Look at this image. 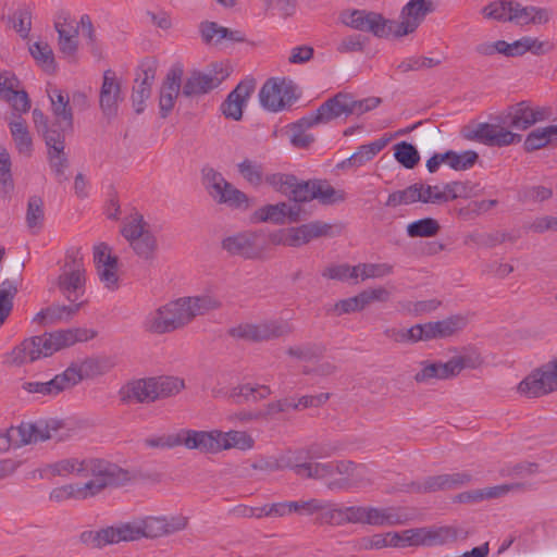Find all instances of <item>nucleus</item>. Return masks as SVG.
<instances>
[{"mask_svg": "<svg viewBox=\"0 0 557 557\" xmlns=\"http://www.w3.org/2000/svg\"><path fill=\"white\" fill-rule=\"evenodd\" d=\"M272 468L289 469L301 479L323 480L339 474L344 478L326 483L330 491H348L355 487L370 485L372 482L366 476L367 468L351 460L341 459L326 462L309 460L308 450L305 447L287 450L278 456V463Z\"/></svg>", "mask_w": 557, "mask_h": 557, "instance_id": "obj_1", "label": "nucleus"}, {"mask_svg": "<svg viewBox=\"0 0 557 557\" xmlns=\"http://www.w3.org/2000/svg\"><path fill=\"white\" fill-rule=\"evenodd\" d=\"M97 333L87 329L60 330L52 333H45L23 341L10 354L7 355L5 363L10 366H22L33 362L41 357H49L55 351L72 346L78 342H87L96 337Z\"/></svg>", "mask_w": 557, "mask_h": 557, "instance_id": "obj_2", "label": "nucleus"}, {"mask_svg": "<svg viewBox=\"0 0 557 557\" xmlns=\"http://www.w3.org/2000/svg\"><path fill=\"white\" fill-rule=\"evenodd\" d=\"M184 387V381L174 376L137 379L126 383L119 396L124 404H149L174 396Z\"/></svg>", "mask_w": 557, "mask_h": 557, "instance_id": "obj_3", "label": "nucleus"}, {"mask_svg": "<svg viewBox=\"0 0 557 557\" xmlns=\"http://www.w3.org/2000/svg\"><path fill=\"white\" fill-rule=\"evenodd\" d=\"M63 429V422L57 419H40L34 423L23 422L18 426H11L5 432L0 433V451L47 440L61 441Z\"/></svg>", "mask_w": 557, "mask_h": 557, "instance_id": "obj_4", "label": "nucleus"}, {"mask_svg": "<svg viewBox=\"0 0 557 557\" xmlns=\"http://www.w3.org/2000/svg\"><path fill=\"white\" fill-rule=\"evenodd\" d=\"M83 478H90L83 484L87 498L100 494L108 487H117L129 481L128 471L100 458H85Z\"/></svg>", "mask_w": 557, "mask_h": 557, "instance_id": "obj_5", "label": "nucleus"}, {"mask_svg": "<svg viewBox=\"0 0 557 557\" xmlns=\"http://www.w3.org/2000/svg\"><path fill=\"white\" fill-rule=\"evenodd\" d=\"M61 273L55 281L59 292L71 302L85 294L86 269L81 248L71 247L66 250Z\"/></svg>", "mask_w": 557, "mask_h": 557, "instance_id": "obj_6", "label": "nucleus"}, {"mask_svg": "<svg viewBox=\"0 0 557 557\" xmlns=\"http://www.w3.org/2000/svg\"><path fill=\"white\" fill-rule=\"evenodd\" d=\"M121 233L139 258L146 261L154 259L158 242L140 213L135 212L125 218Z\"/></svg>", "mask_w": 557, "mask_h": 557, "instance_id": "obj_7", "label": "nucleus"}, {"mask_svg": "<svg viewBox=\"0 0 557 557\" xmlns=\"http://www.w3.org/2000/svg\"><path fill=\"white\" fill-rule=\"evenodd\" d=\"M189 323V314L182 298H178L150 312L144 321V329L151 334L161 335L182 329Z\"/></svg>", "mask_w": 557, "mask_h": 557, "instance_id": "obj_8", "label": "nucleus"}, {"mask_svg": "<svg viewBox=\"0 0 557 557\" xmlns=\"http://www.w3.org/2000/svg\"><path fill=\"white\" fill-rule=\"evenodd\" d=\"M202 175L203 185L215 202L226 205L234 209L246 210L250 207L248 196L227 182L222 173L212 168H205Z\"/></svg>", "mask_w": 557, "mask_h": 557, "instance_id": "obj_9", "label": "nucleus"}, {"mask_svg": "<svg viewBox=\"0 0 557 557\" xmlns=\"http://www.w3.org/2000/svg\"><path fill=\"white\" fill-rule=\"evenodd\" d=\"M294 326L286 320H264L258 323H242L230 329L233 338L250 342H268L290 335Z\"/></svg>", "mask_w": 557, "mask_h": 557, "instance_id": "obj_10", "label": "nucleus"}, {"mask_svg": "<svg viewBox=\"0 0 557 557\" xmlns=\"http://www.w3.org/2000/svg\"><path fill=\"white\" fill-rule=\"evenodd\" d=\"M296 87L292 81L271 77L259 91L262 108L270 112H280L290 107L296 100Z\"/></svg>", "mask_w": 557, "mask_h": 557, "instance_id": "obj_11", "label": "nucleus"}, {"mask_svg": "<svg viewBox=\"0 0 557 557\" xmlns=\"http://www.w3.org/2000/svg\"><path fill=\"white\" fill-rule=\"evenodd\" d=\"M343 23L356 30L371 33L377 38H385L392 33L394 34L395 22L373 11L352 10L344 15Z\"/></svg>", "mask_w": 557, "mask_h": 557, "instance_id": "obj_12", "label": "nucleus"}, {"mask_svg": "<svg viewBox=\"0 0 557 557\" xmlns=\"http://www.w3.org/2000/svg\"><path fill=\"white\" fill-rule=\"evenodd\" d=\"M230 75V71L223 64H212L208 71H194L185 79L182 94L185 97H194L208 94L219 87Z\"/></svg>", "mask_w": 557, "mask_h": 557, "instance_id": "obj_13", "label": "nucleus"}, {"mask_svg": "<svg viewBox=\"0 0 557 557\" xmlns=\"http://www.w3.org/2000/svg\"><path fill=\"white\" fill-rule=\"evenodd\" d=\"M497 123H480L473 129H465L463 137L492 147H505L521 140V135L515 134L499 120Z\"/></svg>", "mask_w": 557, "mask_h": 557, "instance_id": "obj_14", "label": "nucleus"}, {"mask_svg": "<svg viewBox=\"0 0 557 557\" xmlns=\"http://www.w3.org/2000/svg\"><path fill=\"white\" fill-rule=\"evenodd\" d=\"M549 115V111L542 107H532L529 101H521L496 116L500 123L518 131H525L537 122L544 121Z\"/></svg>", "mask_w": 557, "mask_h": 557, "instance_id": "obj_15", "label": "nucleus"}, {"mask_svg": "<svg viewBox=\"0 0 557 557\" xmlns=\"http://www.w3.org/2000/svg\"><path fill=\"white\" fill-rule=\"evenodd\" d=\"M83 380V374L75 366L69 367L64 372L57 374L49 381H30L24 382L22 388L32 394H39L41 396H57L61 392L69 389Z\"/></svg>", "mask_w": 557, "mask_h": 557, "instance_id": "obj_16", "label": "nucleus"}, {"mask_svg": "<svg viewBox=\"0 0 557 557\" xmlns=\"http://www.w3.org/2000/svg\"><path fill=\"white\" fill-rule=\"evenodd\" d=\"M412 512L406 507H374L363 505L361 524L371 527L403 525L412 520Z\"/></svg>", "mask_w": 557, "mask_h": 557, "instance_id": "obj_17", "label": "nucleus"}, {"mask_svg": "<svg viewBox=\"0 0 557 557\" xmlns=\"http://www.w3.org/2000/svg\"><path fill=\"white\" fill-rule=\"evenodd\" d=\"M140 522L144 537L158 539L185 530L188 525V518L183 515L148 516L140 518Z\"/></svg>", "mask_w": 557, "mask_h": 557, "instance_id": "obj_18", "label": "nucleus"}, {"mask_svg": "<svg viewBox=\"0 0 557 557\" xmlns=\"http://www.w3.org/2000/svg\"><path fill=\"white\" fill-rule=\"evenodd\" d=\"M343 224H330L322 221H312L289 230L287 243L289 246L298 247L308 244L319 237H334L342 234Z\"/></svg>", "mask_w": 557, "mask_h": 557, "instance_id": "obj_19", "label": "nucleus"}, {"mask_svg": "<svg viewBox=\"0 0 557 557\" xmlns=\"http://www.w3.org/2000/svg\"><path fill=\"white\" fill-rule=\"evenodd\" d=\"M434 11L433 3L425 0H410L401 10V22L394 24V35L403 37L413 33L426 14Z\"/></svg>", "mask_w": 557, "mask_h": 557, "instance_id": "obj_20", "label": "nucleus"}, {"mask_svg": "<svg viewBox=\"0 0 557 557\" xmlns=\"http://www.w3.org/2000/svg\"><path fill=\"white\" fill-rule=\"evenodd\" d=\"M65 138L66 136L63 133L50 131L47 132L45 140L48 162L59 183L67 180L65 170L70 165L69 157L65 152Z\"/></svg>", "mask_w": 557, "mask_h": 557, "instance_id": "obj_21", "label": "nucleus"}, {"mask_svg": "<svg viewBox=\"0 0 557 557\" xmlns=\"http://www.w3.org/2000/svg\"><path fill=\"white\" fill-rule=\"evenodd\" d=\"M258 239L253 232H239L223 238L221 246L232 257L257 259L262 253Z\"/></svg>", "mask_w": 557, "mask_h": 557, "instance_id": "obj_22", "label": "nucleus"}, {"mask_svg": "<svg viewBox=\"0 0 557 557\" xmlns=\"http://www.w3.org/2000/svg\"><path fill=\"white\" fill-rule=\"evenodd\" d=\"M94 262L99 280L106 288L114 290L119 286L117 263L119 258L112 256L111 248L101 243L94 248Z\"/></svg>", "mask_w": 557, "mask_h": 557, "instance_id": "obj_23", "label": "nucleus"}, {"mask_svg": "<svg viewBox=\"0 0 557 557\" xmlns=\"http://www.w3.org/2000/svg\"><path fill=\"white\" fill-rule=\"evenodd\" d=\"M54 29L58 33L59 50L66 58L74 60L78 50V25L74 26L67 11L61 10L54 20Z\"/></svg>", "mask_w": 557, "mask_h": 557, "instance_id": "obj_24", "label": "nucleus"}, {"mask_svg": "<svg viewBox=\"0 0 557 557\" xmlns=\"http://www.w3.org/2000/svg\"><path fill=\"white\" fill-rule=\"evenodd\" d=\"M123 99L121 83L115 72L112 70L104 71L99 96L102 113L109 119L116 116L119 106Z\"/></svg>", "mask_w": 557, "mask_h": 557, "instance_id": "obj_25", "label": "nucleus"}, {"mask_svg": "<svg viewBox=\"0 0 557 557\" xmlns=\"http://www.w3.org/2000/svg\"><path fill=\"white\" fill-rule=\"evenodd\" d=\"M521 395L537 398L557 391V385L546 366L532 371L518 385Z\"/></svg>", "mask_w": 557, "mask_h": 557, "instance_id": "obj_26", "label": "nucleus"}, {"mask_svg": "<svg viewBox=\"0 0 557 557\" xmlns=\"http://www.w3.org/2000/svg\"><path fill=\"white\" fill-rule=\"evenodd\" d=\"M48 97L51 102L53 123L58 129L57 132L67 136L73 132V112L70 106L69 95L54 88L48 90Z\"/></svg>", "mask_w": 557, "mask_h": 557, "instance_id": "obj_27", "label": "nucleus"}, {"mask_svg": "<svg viewBox=\"0 0 557 557\" xmlns=\"http://www.w3.org/2000/svg\"><path fill=\"white\" fill-rule=\"evenodd\" d=\"M183 67L181 64L173 65L168 72L160 89L159 108L161 117L165 119L173 110L177 99L183 77Z\"/></svg>", "mask_w": 557, "mask_h": 557, "instance_id": "obj_28", "label": "nucleus"}, {"mask_svg": "<svg viewBox=\"0 0 557 557\" xmlns=\"http://www.w3.org/2000/svg\"><path fill=\"white\" fill-rule=\"evenodd\" d=\"M220 430L196 431L182 429L181 445L187 449H197L202 454L220 453Z\"/></svg>", "mask_w": 557, "mask_h": 557, "instance_id": "obj_29", "label": "nucleus"}, {"mask_svg": "<svg viewBox=\"0 0 557 557\" xmlns=\"http://www.w3.org/2000/svg\"><path fill=\"white\" fill-rule=\"evenodd\" d=\"M256 88L253 79L242 81L221 104L225 117L239 121L243 117V108Z\"/></svg>", "mask_w": 557, "mask_h": 557, "instance_id": "obj_30", "label": "nucleus"}, {"mask_svg": "<svg viewBox=\"0 0 557 557\" xmlns=\"http://www.w3.org/2000/svg\"><path fill=\"white\" fill-rule=\"evenodd\" d=\"M156 77V62L147 61L141 64V74L138 75L133 87L132 102L134 110L140 114L145 110V101L151 95V86Z\"/></svg>", "mask_w": 557, "mask_h": 557, "instance_id": "obj_31", "label": "nucleus"}, {"mask_svg": "<svg viewBox=\"0 0 557 557\" xmlns=\"http://www.w3.org/2000/svg\"><path fill=\"white\" fill-rule=\"evenodd\" d=\"M300 208L297 206H289L286 202H278L275 205H267L252 214L255 222H271L274 224H284L286 218L290 222H297L299 220Z\"/></svg>", "mask_w": 557, "mask_h": 557, "instance_id": "obj_32", "label": "nucleus"}, {"mask_svg": "<svg viewBox=\"0 0 557 557\" xmlns=\"http://www.w3.org/2000/svg\"><path fill=\"white\" fill-rule=\"evenodd\" d=\"M312 115L320 124H326L342 115H349V94H336L324 101Z\"/></svg>", "mask_w": 557, "mask_h": 557, "instance_id": "obj_33", "label": "nucleus"}, {"mask_svg": "<svg viewBox=\"0 0 557 557\" xmlns=\"http://www.w3.org/2000/svg\"><path fill=\"white\" fill-rule=\"evenodd\" d=\"M392 136L381 137L370 144L361 145L356 152L344 160L339 165L342 168H360L380 153L391 141Z\"/></svg>", "mask_w": 557, "mask_h": 557, "instance_id": "obj_34", "label": "nucleus"}, {"mask_svg": "<svg viewBox=\"0 0 557 557\" xmlns=\"http://www.w3.org/2000/svg\"><path fill=\"white\" fill-rule=\"evenodd\" d=\"M550 13L547 9L536 7H522L519 2L513 1L509 22L517 25L544 24L549 21Z\"/></svg>", "mask_w": 557, "mask_h": 557, "instance_id": "obj_35", "label": "nucleus"}, {"mask_svg": "<svg viewBox=\"0 0 557 557\" xmlns=\"http://www.w3.org/2000/svg\"><path fill=\"white\" fill-rule=\"evenodd\" d=\"M182 301L185 305L187 314H189V322H191L198 315H203L222 307V301L218 297L210 294L193 297H182Z\"/></svg>", "mask_w": 557, "mask_h": 557, "instance_id": "obj_36", "label": "nucleus"}, {"mask_svg": "<svg viewBox=\"0 0 557 557\" xmlns=\"http://www.w3.org/2000/svg\"><path fill=\"white\" fill-rule=\"evenodd\" d=\"M320 123L315 120V117L311 114L306 115L298 120L297 122L290 124V143L294 147L297 148H307L313 141L314 137L311 134L307 133V129L319 125Z\"/></svg>", "mask_w": 557, "mask_h": 557, "instance_id": "obj_37", "label": "nucleus"}, {"mask_svg": "<svg viewBox=\"0 0 557 557\" xmlns=\"http://www.w3.org/2000/svg\"><path fill=\"white\" fill-rule=\"evenodd\" d=\"M220 451L237 448L249 450L255 446V440L245 431L231 430L228 432L220 431Z\"/></svg>", "mask_w": 557, "mask_h": 557, "instance_id": "obj_38", "label": "nucleus"}, {"mask_svg": "<svg viewBox=\"0 0 557 557\" xmlns=\"http://www.w3.org/2000/svg\"><path fill=\"white\" fill-rule=\"evenodd\" d=\"M111 544H116L122 541L129 542L139 540L143 536V529L140 518L131 522L121 523L116 527H108Z\"/></svg>", "mask_w": 557, "mask_h": 557, "instance_id": "obj_39", "label": "nucleus"}, {"mask_svg": "<svg viewBox=\"0 0 557 557\" xmlns=\"http://www.w3.org/2000/svg\"><path fill=\"white\" fill-rule=\"evenodd\" d=\"M313 188L314 199L322 205H334L346 199V193L342 189H335L327 181L313 180Z\"/></svg>", "mask_w": 557, "mask_h": 557, "instance_id": "obj_40", "label": "nucleus"}, {"mask_svg": "<svg viewBox=\"0 0 557 557\" xmlns=\"http://www.w3.org/2000/svg\"><path fill=\"white\" fill-rule=\"evenodd\" d=\"M10 131L16 149L20 153L29 156L33 150V140L25 120L18 117L10 123Z\"/></svg>", "mask_w": 557, "mask_h": 557, "instance_id": "obj_41", "label": "nucleus"}, {"mask_svg": "<svg viewBox=\"0 0 557 557\" xmlns=\"http://www.w3.org/2000/svg\"><path fill=\"white\" fill-rule=\"evenodd\" d=\"M29 52L45 72L53 74L57 71L54 53L47 42H34L29 47Z\"/></svg>", "mask_w": 557, "mask_h": 557, "instance_id": "obj_42", "label": "nucleus"}, {"mask_svg": "<svg viewBox=\"0 0 557 557\" xmlns=\"http://www.w3.org/2000/svg\"><path fill=\"white\" fill-rule=\"evenodd\" d=\"M26 224L33 234H38L45 220L44 201L38 196H32L27 202Z\"/></svg>", "mask_w": 557, "mask_h": 557, "instance_id": "obj_43", "label": "nucleus"}, {"mask_svg": "<svg viewBox=\"0 0 557 557\" xmlns=\"http://www.w3.org/2000/svg\"><path fill=\"white\" fill-rule=\"evenodd\" d=\"M11 165L8 150L0 145V195L3 199L10 198L14 189Z\"/></svg>", "mask_w": 557, "mask_h": 557, "instance_id": "obj_44", "label": "nucleus"}, {"mask_svg": "<svg viewBox=\"0 0 557 557\" xmlns=\"http://www.w3.org/2000/svg\"><path fill=\"white\" fill-rule=\"evenodd\" d=\"M356 277L362 281L368 278H380L391 275L394 272V267L389 263H359L354 267Z\"/></svg>", "mask_w": 557, "mask_h": 557, "instance_id": "obj_45", "label": "nucleus"}, {"mask_svg": "<svg viewBox=\"0 0 557 557\" xmlns=\"http://www.w3.org/2000/svg\"><path fill=\"white\" fill-rule=\"evenodd\" d=\"M557 136V126L552 125L544 128H536L532 131L524 140V149L527 151H534L545 147L552 136Z\"/></svg>", "mask_w": 557, "mask_h": 557, "instance_id": "obj_46", "label": "nucleus"}, {"mask_svg": "<svg viewBox=\"0 0 557 557\" xmlns=\"http://www.w3.org/2000/svg\"><path fill=\"white\" fill-rule=\"evenodd\" d=\"M237 171L251 186L258 187L263 182V165L250 159H244L237 164Z\"/></svg>", "mask_w": 557, "mask_h": 557, "instance_id": "obj_47", "label": "nucleus"}, {"mask_svg": "<svg viewBox=\"0 0 557 557\" xmlns=\"http://www.w3.org/2000/svg\"><path fill=\"white\" fill-rule=\"evenodd\" d=\"M457 539V532L449 527H441L436 529L424 528L423 546L443 545Z\"/></svg>", "mask_w": 557, "mask_h": 557, "instance_id": "obj_48", "label": "nucleus"}, {"mask_svg": "<svg viewBox=\"0 0 557 557\" xmlns=\"http://www.w3.org/2000/svg\"><path fill=\"white\" fill-rule=\"evenodd\" d=\"M446 163L456 171H465L472 168L479 159V154L473 150H467L461 153L448 150L444 153Z\"/></svg>", "mask_w": 557, "mask_h": 557, "instance_id": "obj_49", "label": "nucleus"}, {"mask_svg": "<svg viewBox=\"0 0 557 557\" xmlns=\"http://www.w3.org/2000/svg\"><path fill=\"white\" fill-rule=\"evenodd\" d=\"M85 468V458H66L48 466L53 475L76 474L83 478Z\"/></svg>", "mask_w": 557, "mask_h": 557, "instance_id": "obj_50", "label": "nucleus"}, {"mask_svg": "<svg viewBox=\"0 0 557 557\" xmlns=\"http://www.w3.org/2000/svg\"><path fill=\"white\" fill-rule=\"evenodd\" d=\"M441 226L435 219L424 218L407 225L409 237H432L435 236Z\"/></svg>", "mask_w": 557, "mask_h": 557, "instance_id": "obj_51", "label": "nucleus"}, {"mask_svg": "<svg viewBox=\"0 0 557 557\" xmlns=\"http://www.w3.org/2000/svg\"><path fill=\"white\" fill-rule=\"evenodd\" d=\"M394 156L406 169H413L420 161L417 148L407 141H401L395 146Z\"/></svg>", "mask_w": 557, "mask_h": 557, "instance_id": "obj_52", "label": "nucleus"}, {"mask_svg": "<svg viewBox=\"0 0 557 557\" xmlns=\"http://www.w3.org/2000/svg\"><path fill=\"white\" fill-rule=\"evenodd\" d=\"M513 1L499 0L484 7L481 11L485 18H492L500 22L509 21Z\"/></svg>", "mask_w": 557, "mask_h": 557, "instance_id": "obj_53", "label": "nucleus"}, {"mask_svg": "<svg viewBox=\"0 0 557 557\" xmlns=\"http://www.w3.org/2000/svg\"><path fill=\"white\" fill-rule=\"evenodd\" d=\"M421 194L418 189V184L410 185L409 187L389 194L385 205L387 207H397L400 205H410L420 201Z\"/></svg>", "mask_w": 557, "mask_h": 557, "instance_id": "obj_54", "label": "nucleus"}, {"mask_svg": "<svg viewBox=\"0 0 557 557\" xmlns=\"http://www.w3.org/2000/svg\"><path fill=\"white\" fill-rule=\"evenodd\" d=\"M467 325V318L460 314L436 321L438 338L448 337Z\"/></svg>", "mask_w": 557, "mask_h": 557, "instance_id": "obj_55", "label": "nucleus"}, {"mask_svg": "<svg viewBox=\"0 0 557 557\" xmlns=\"http://www.w3.org/2000/svg\"><path fill=\"white\" fill-rule=\"evenodd\" d=\"M113 364L110 362L109 359H87L83 362V364L77 368L75 367L84 377H92L97 375H101L107 373Z\"/></svg>", "mask_w": 557, "mask_h": 557, "instance_id": "obj_56", "label": "nucleus"}, {"mask_svg": "<svg viewBox=\"0 0 557 557\" xmlns=\"http://www.w3.org/2000/svg\"><path fill=\"white\" fill-rule=\"evenodd\" d=\"M50 500L61 503L70 498L86 499L82 485L67 484L53 488L49 495Z\"/></svg>", "mask_w": 557, "mask_h": 557, "instance_id": "obj_57", "label": "nucleus"}, {"mask_svg": "<svg viewBox=\"0 0 557 557\" xmlns=\"http://www.w3.org/2000/svg\"><path fill=\"white\" fill-rule=\"evenodd\" d=\"M417 383H430L432 380H441L440 361L423 360L420 370L413 376Z\"/></svg>", "mask_w": 557, "mask_h": 557, "instance_id": "obj_58", "label": "nucleus"}, {"mask_svg": "<svg viewBox=\"0 0 557 557\" xmlns=\"http://www.w3.org/2000/svg\"><path fill=\"white\" fill-rule=\"evenodd\" d=\"M12 26L22 38H27L32 28V12L28 8L16 10L12 16Z\"/></svg>", "mask_w": 557, "mask_h": 557, "instance_id": "obj_59", "label": "nucleus"}, {"mask_svg": "<svg viewBox=\"0 0 557 557\" xmlns=\"http://www.w3.org/2000/svg\"><path fill=\"white\" fill-rule=\"evenodd\" d=\"M109 528H104L98 531H84L81 533V542L94 548H102L106 545H110Z\"/></svg>", "mask_w": 557, "mask_h": 557, "instance_id": "obj_60", "label": "nucleus"}, {"mask_svg": "<svg viewBox=\"0 0 557 557\" xmlns=\"http://www.w3.org/2000/svg\"><path fill=\"white\" fill-rule=\"evenodd\" d=\"M364 308H366L364 299H363L361 293H359L358 295H356L354 297H350L347 299H342V300L337 301L334 305V307L332 308V311L336 315H342L345 313L361 311Z\"/></svg>", "mask_w": 557, "mask_h": 557, "instance_id": "obj_61", "label": "nucleus"}, {"mask_svg": "<svg viewBox=\"0 0 557 557\" xmlns=\"http://www.w3.org/2000/svg\"><path fill=\"white\" fill-rule=\"evenodd\" d=\"M313 190V181L299 182L295 176V182L288 195H290L296 202H307L314 199Z\"/></svg>", "mask_w": 557, "mask_h": 557, "instance_id": "obj_62", "label": "nucleus"}, {"mask_svg": "<svg viewBox=\"0 0 557 557\" xmlns=\"http://www.w3.org/2000/svg\"><path fill=\"white\" fill-rule=\"evenodd\" d=\"M84 305L83 301L81 302H72V305L70 306H60V305H54V306H51V307H48V312L50 315H49V323H55L58 321H61V320H67L70 318H72L74 314H76L78 312V310L82 308V306Z\"/></svg>", "mask_w": 557, "mask_h": 557, "instance_id": "obj_63", "label": "nucleus"}, {"mask_svg": "<svg viewBox=\"0 0 557 557\" xmlns=\"http://www.w3.org/2000/svg\"><path fill=\"white\" fill-rule=\"evenodd\" d=\"M519 196L524 202H541L549 199L553 196V190L545 186H528L520 191Z\"/></svg>", "mask_w": 557, "mask_h": 557, "instance_id": "obj_64", "label": "nucleus"}]
</instances>
